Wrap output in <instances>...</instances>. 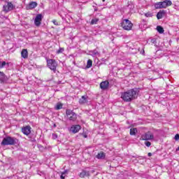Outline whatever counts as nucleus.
<instances>
[{"instance_id":"6ab92c4d","label":"nucleus","mask_w":179,"mask_h":179,"mask_svg":"<svg viewBox=\"0 0 179 179\" xmlns=\"http://www.w3.org/2000/svg\"><path fill=\"white\" fill-rule=\"evenodd\" d=\"M90 55H92V57H96V55H100V53L97 50H94L90 51Z\"/></svg>"},{"instance_id":"f3484780","label":"nucleus","mask_w":179,"mask_h":179,"mask_svg":"<svg viewBox=\"0 0 179 179\" xmlns=\"http://www.w3.org/2000/svg\"><path fill=\"white\" fill-rule=\"evenodd\" d=\"M21 57L26 59L27 57H29V52H27V49H23L21 52Z\"/></svg>"},{"instance_id":"4c0bfd02","label":"nucleus","mask_w":179,"mask_h":179,"mask_svg":"<svg viewBox=\"0 0 179 179\" xmlns=\"http://www.w3.org/2000/svg\"><path fill=\"white\" fill-rule=\"evenodd\" d=\"M2 1H6V0H2Z\"/></svg>"},{"instance_id":"a211bd4d","label":"nucleus","mask_w":179,"mask_h":179,"mask_svg":"<svg viewBox=\"0 0 179 179\" xmlns=\"http://www.w3.org/2000/svg\"><path fill=\"white\" fill-rule=\"evenodd\" d=\"M79 103H80V104H86V103H87V96H83L79 99Z\"/></svg>"},{"instance_id":"5701e85b","label":"nucleus","mask_w":179,"mask_h":179,"mask_svg":"<svg viewBox=\"0 0 179 179\" xmlns=\"http://www.w3.org/2000/svg\"><path fill=\"white\" fill-rule=\"evenodd\" d=\"M105 157H106V155L103 152H101L96 155L97 159H104Z\"/></svg>"},{"instance_id":"58836bf2","label":"nucleus","mask_w":179,"mask_h":179,"mask_svg":"<svg viewBox=\"0 0 179 179\" xmlns=\"http://www.w3.org/2000/svg\"><path fill=\"white\" fill-rule=\"evenodd\" d=\"M103 1V2H104V1H106V0H102Z\"/></svg>"},{"instance_id":"473e14b6","label":"nucleus","mask_w":179,"mask_h":179,"mask_svg":"<svg viewBox=\"0 0 179 179\" xmlns=\"http://www.w3.org/2000/svg\"><path fill=\"white\" fill-rule=\"evenodd\" d=\"M175 140H176V141H179V134H176V135L175 136Z\"/></svg>"},{"instance_id":"cd10ccee","label":"nucleus","mask_w":179,"mask_h":179,"mask_svg":"<svg viewBox=\"0 0 179 179\" xmlns=\"http://www.w3.org/2000/svg\"><path fill=\"white\" fill-rule=\"evenodd\" d=\"M65 49L64 48H59V49L57 51V54H62L63 51H64Z\"/></svg>"},{"instance_id":"bb28decb","label":"nucleus","mask_w":179,"mask_h":179,"mask_svg":"<svg viewBox=\"0 0 179 179\" xmlns=\"http://www.w3.org/2000/svg\"><path fill=\"white\" fill-rule=\"evenodd\" d=\"M66 173H68V171H64V172H62L60 178L65 179V174H66Z\"/></svg>"},{"instance_id":"c9c22d12","label":"nucleus","mask_w":179,"mask_h":179,"mask_svg":"<svg viewBox=\"0 0 179 179\" xmlns=\"http://www.w3.org/2000/svg\"><path fill=\"white\" fill-rule=\"evenodd\" d=\"M84 138H87V136H86L85 134L83 135Z\"/></svg>"},{"instance_id":"4468645a","label":"nucleus","mask_w":179,"mask_h":179,"mask_svg":"<svg viewBox=\"0 0 179 179\" xmlns=\"http://www.w3.org/2000/svg\"><path fill=\"white\" fill-rule=\"evenodd\" d=\"M164 15H166V10H160L157 14V18L158 19V20H160V19L163 18V16H164Z\"/></svg>"},{"instance_id":"f8f14e48","label":"nucleus","mask_w":179,"mask_h":179,"mask_svg":"<svg viewBox=\"0 0 179 179\" xmlns=\"http://www.w3.org/2000/svg\"><path fill=\"white\" fill-rule=\"evenodd\" d=\"M0 66H1V62H0ZM8 81V77L5 76L3 72L0 71V82L4 83L5 82Z\"/></svg>"},{"instance_id":"b1692460","label":"nucleus","mask_w":179,"mask_h":179,"mask_svg":"<svg viewBox=\"0 0 179 179\" xmlns=\"http://www.w3.org/2000/svg\"><path fill=\"white\" fill-rule=\"evenodd\" d=\"M93 65V61L92 59H88L87 62V68H92Z\"/></svg>"},{"instance_id":"9d476101","label":"nucleus","mask_w":179,"mask_h":179,"mask_svg":"<svg viewBox=\"0 0 179 179\" xmlns=\"http://www.w3.org/2000/svg\"><path fill=\"white\" fill-rule=\"evenodd\" d=\"M80 125L79 124H75L73 125L71 128H70V131L71 132H73V134H78V132H79V131H80Z\"/></svg>"},{"instance_id":"aec40b11","label":"nucleus","mask_w":179,"mask_h":179,"mask_svg":"<svg viewBox=\"0 0 179 179\" xmlns=\"http://www.w3.org/2000/svg\"><path fill=\"white\" fill-rule=\"evenodd\" d=\"M157 31L160 34H163V33H164V29H163V27L162 26H157Z\"/></svg>"},{"instance_id":"2eb2a0df","label":"nucleus","mask_w":179,"mask_h":179,"mask_svg":"<svg viewBox=\"0 0 179 179\" xmlns=\"http://www.w3.org/2000/svg\"><path fill=\"white\" fill-rule=\"evenodd\" d=\"M37 5V2L32 1L29 3V5L27 7V9H34V8H36Z\"/></svg>"},{"instance_id":"1a4fd4ad","label":"nucleus","mask_w":179,"mask_h":179,"mask_svg":"<svg viewBox=\"0 0 179 179\" xmlns=\"http://www.w3.org/2000/svg\"><path fill=\"white\" fill-rule=\"evenodd\" d=\"M41 20H43V15L38 14L34 20V24L37 27L40 26L41 24Z\"/></svg>"},{"instance_id":"6e6552de","label":"nucleus","mask_w":179,"mask_h":179,"mask_svg":"<svg viewBox=\"0 0 179 179\" xmlns=\"http://www.w3.org/2000/svg\"><path fill=\"white\" fill-rule=\"evenodd\" d=\"M173 5V2L170 0H165L164 1H161V7L162 9H166V8H169V6H171Z\"/></svg>"},{"instance_id":"ddd939ff","label":"nucleus","mask_w":179,"mask_h":179,"mask_svg":"<svg viewBox=\"0 0 179 179\" xmlns=\"http://www.w3.org/2000/svg\"><path fill=\"white\" fill-rule=\"evenodd\" d=\"M30 129H31L30 126H27L22 128V131L24 135H30V133L31 132Z\"/></svg>"},{"instance_id":"e433bc0d","label":"nucleus","mask_w":179,"mask_h":179,"mask_svg":"<svg viewBox=\"0 0 179 179\" xmlns=\"http://www.w3.org/2000/svg\"><path fill=\"white\" fill-rule=\"evenodd\" d=\"M176 150H177V151H178V150H179V146H178V148L176 149Z\"/></svg>"},{"instance_id":"2f4dec72","label":"nucleus","mask_w":179,"mask_h":179,"mask_svg":"<svg viewBox=\"0 0 179 179\" xmlns=\"http://www.w3.org/2000/svg\"><path fill=\"white\" fill-rule=\"evenodd\" d=\"M52 23H53L55 26H58V22H57V20H52Z\"/></svg>"},{"instance_id":"a878e982","label":"nucleus","mask_w":179,"mask_h":179,"mask_svg":"<svg viewBox=\"0 0 179 179\" xmlns=\"http://www.w3.org/2000/svg\"><path fill=\"white\" fill-rule=\"evenodd\" d=\"M62 108V103H57L55 106V110H61Z\"/></svg>"},{"instance_id":"72a5a7b5","label":"nucleus","mask_w":179,"mask_h":179,"mask_svg":"<svg viewBox=\"0 0 179 179\" xmlns=\"http://www.w3.org/2000/svg\"><path fill=\"white\" fill-rule=\"evenodd\" d=\"M52 138L53 139H57V138H58V136L57 134H52Z\"/></svg>"},{"instance_id":"f03ea898","label":"nucleus","mask_w":179,"mask_h":179,"mask_svg":"<svg viewBox=\"0 0 179 179\" xmlns=\"http://www.w3.org/2000/svg\"><path fill=\"white\" fill-rule=\"evenodd\" d=\"M17 142V139L15 137L7 136L4 138L1 142L3 146H8L9 145H15Z\"/></svg>"},{"instance_id":"7ed1b4c3","label":"nucleus","mask_w":179,"mask_h":179,"mask_svg":"<svg viewBox=\"0 0 179 179\" xmlns=\"http://www.w3.org/2000/svg\"><path fill=\"white\" fill-rule=\"evenodd\" d=\"M132 26H134V24L129 20H124L122 22V27L124 30H132Z\"/></svg>"},{"instance_id":"393cba45","label":"nucleus","mask_w":179,"mask_h":179,"mask_svg":"<svg viewBox=\"0 0 179 179\" xmlns=\"http://www.w3.org/2000/svg\"><path fill=\"white\" fill-rule=\"evenodd\" d=\"M97 22H99L98 18L92 19V21H91V24H96Z\"/></svg>"},{"instance_id":"7c9ffc66","label":"nucleus","mask_w":179,"mask_h":179,"mask_svg":"<svg viewBox=\"0 0 179 179\" xmlns=\"http://www.w3.org/2000/svg\"><path fill=\"white\" fill-rule=\"evenodd\" d=\"M5 65H6V62H3L1 63V66H0V68H3V66H5Z\"/></svg>"},{"instance_id":"c756f323","label":"nucleus","mask_w":179,"mask_h":179,"mask_svg":"<svg viewBox=\"0 0 179 179\" xmlns=\"http://www.w3.org/2000/svg\"><path fill=\"white\" fill-rule=\"evenodd\" d=\"M145 146H147L148 148H150V145H152V143H151L150 142H149V141H146V142L145 143Z\"/></svg>"},{"instance_id":"dca6fc26","label":"nucleus","mask_w":179,"mask_h":179,"mask_svg":"<svg viewBox=\"0 0 179 179\" xmlns=\"http://www.w3.org/2000/svg\"><path fill=\"white\" fill-rule=\"evenodd\" d=\"M90 176V173L87 171H83L80 173V177H81V178H85V177H89Z\"/></svg>"},{"instance_id":"39448f33","label":"nucleus","mask_w":179,"mask_h":179,"mask_svg":"<svg viewBox=\"0 0 179 179\" xmlns=\"http://www.w3.org/2000/svg\"><path fill=\"white\" fill-rule=\"evenodd\" d=\"M153 139H155V136L150 131L145 133L140 138V141H152Z\"/></svg>"},{"instance_id":"20e7f679","label":"nucleus","mask_w":179,"mask_h":179,"mask_svg":"<svg viewBox=\"0 0 179 179\" xmlns=\"http://www.w3.org/2000/svg\"><path fill=\"white\" fill-rule=\"evenodd\" d=\"M48 66L51 71L55 72L57 71V66H58V64L54 59H48L47 60Z\"/></svg>"},{"instance_id":"f257e3e1","label":"nucleus","mask_w":179,"mask_h":179,"mask_svg":"<svg viewBox=\"0 0 179 179\" xmlns=\"http://www.w3.org/2000/svg\"><path fill=\"white\" fill-rule=\"evenodd\" d=\"M139 94V91L137 89L130 90L127 92L121 94V99L124 101H132L134 99H136Z\"/></svg>"},{"instance_id":"c85d7f7f","label":"nucleus","mask_w":179,"mask_h":179,"mask_svg":"<svg viewBox=\"0 0 179 179\" xmlns=\"http://www.w3.org/2000/svg\"><path fill=\"white\" fill-rule=\"evenodd\" d=\"M145 15L146 16V17H152V16H153V14L152 13H147L145 14Z\"/></svg>"},{"instance_id":"9b49d317","label":"nucleus","mask_w":179,"mask_h":179,"mask_svg":"<svg viewBox=\"0 0 179 179\" xmlns=\"http://www.w3.org/2000/svg\"><path fill=\"white\" fill-rule=\"evenodd\" d=\"M109 85L110 83H108V81H103L100 83V87L102 89V90H106L108 89Z\"/></svg>"},{"instance_id":"0eeeda50","label":"nucleus","mask_w":179,"mask_h":179,"mask_svg":"<svg viewBox=\"0 0 179 179\" xmlns=\"http://www.w3.org/2000/svg\"><path fill=\"white\" fill-rule=\"evenodd\" d=\"M13 8H15L13 3L10 2H7L3 6V10L7 13V12H10V10H13Z\"/></svg>"},{"instance_id":"4be33fe9","label":"nucleus","mask_w":179,"mask_h":179,"mask_svg":"<svg viewBox=\"0 0 179 179\" xmlns=\"http://www.w3.org/2000/svg\"><path fill=\"white\" fill-rule=\"evenodd\" d=\"M137 132H138V129L136 128H131L130 129V135L131 136L136 135Z\"/></svg>"},{"instance_id":"423d86ee","label":"nucleus","mask_w":179,"mask_h":179,"mask_svg":"<svg viewBox=\"0 0 179 179\" xmlns=\"http://www.w3.org/2000/svg\"><path fill=\"white\" fill-rule=\"evenodd\" d=\"M66 114L70 121H76L77 115L73 110H66Z\"/></svg>"},{"instance_id":"f704fd0d","label":"nucleus","mask_w":179,"mask_h":179,"mask_svg":"<svg viewBox=\"0 0 179 179\" xmlns=\"http://www.w3.org/2000/svg\"><path fill=\"white\" fill-rule=\"evenodd\" d=\"M148 156H149V157L152 156V152H149V153H148Z\"/></svg>"},{"instance_id":"412c9836","label":"nucleus","mask_w":179,"mask_h":179,"mask_svg":"<svg viewBox=\"0 0 179 179\" xmlns=\"http://www.w3.org/2000/svg\"><path fill=\"white\" fill-rule=\"evenodd\" d=\"M154 6L155 9H162V1L155 3Z\"/></svg>"}]
</instances>
